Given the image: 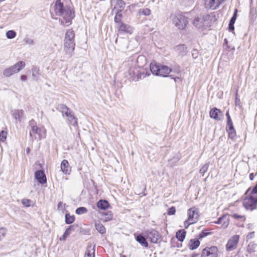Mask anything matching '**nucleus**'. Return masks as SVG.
<instances>
[{"mask_svg": "<svg viewBox=\"0 0 257 257\" xmlns=\"http://www.w3.org/2000/svg\"><path fill=\"white\" fill-rule=\"evenodd\" d=\"M54 11L56 15L62 17L59 20L61 25L68 26L74 17V12L68 6H64L61 0H57L54 6Z\"/></svg>", "mask_w": 257, "mask_h": 257, "instance_id": "nucleus-1", "label": "nucleus"}, {"mask_svg": "<svg viewBox=\"0 0 257 257\" xmlns=\"http://www.w3.org/2000/svg\"><path fill=\"white\" fill-rule=\"evenodd\" d=\"M215 20L213 14L201 15L195 18L193 21V25L197 29L206 28L210 26L211 23Z\"/></svg>", "mask_w": 257, "mask_h": 257, "instance_id": "nucleus-2", "label": "nucleus"}, {"mask_svg": "<svg viewBox=\"0 0 257 257\" xmlns=\"http://www.w3.org/2000/svg\"><path fill=\"white\" fill-rule=\"evenodd\" d=\"M250 189L247 190L245 194L247 195L243 199V204L244 207L247 210H252L256 208L257 196L249 193Z\"/></svg>", "mask_w": 257, "mask_h": 257, "instance_id": "nucleus-3", "label": "nucleus"}, {"mask_svg": "<svg viewBox=\"0 0 257 257\" xmlns=\"http://www.w3.org/2000/svg\"><path fill=\"white\" fill-rule=\"evenodd\" d=\"M35 123L34 120L30 121L31 130L30 131V136L34 137L35 139L41 140L46 137V130L44 127H39L36 125H33Z\"/></svg>", "mask_w": 257, "mask_h": 257, "instance_id": "nucleus-4", "label": "nucleus"}, {"mask_svg": "<svg viewBox=\"0 0 257 257\" xmlns=\"http://www.w3.org/2000/svg\"><path fill=\"white\" fill-rule=\"evenodd\" d=\"M173 23L179 30H184L188 24L187 19L181 14H172L170 16Z\"/></svg>", "mask_w": 257, "mask_h": 257, "instance_id": "nucleus-5", "label": "nucleus"}, {"mask_svg": "<svg viewBox=\"0 0 257 257\" xmlns=\"http://www.w3.org/2000/svg\"><path fill=\"white\" fill-rule=\"evenodd\" d=\"M25 66V63L23 61H19L15 65L5 69L3 71V75L7 77L18 73Z\"/></svg>", "mask_w": 257, "mask_h": 257, "instance_id": "nucleus-6", "label": "nucleus"}, {"mask_svg": "<svg viewBox=\"0 0 257 257\" xmlns=\"http://www.w3.org/2000/svg\"><path fill=\"white\" fill-rule=\"evenodd\" d=\"M239 238V235H234L228 239L226 244V249L227 251L233 250L237 247Z\"/></svg>", "mask_w": 257, "mask_h": 257, "instance_id": "nucleus-7", "label": "nucleus"}, {"mask_svg": "<svg viewBox=\"0 0 257 257\" xmlns=\"http://www.w3.org/2000/svg\"><path fill=\"white\" fill-rule=\"evenodd\" d=\"M218 248L216 246L207 247L203 249L201 257H217Z\"/></svg>", "mask_w": 257, "mask_h": 257, "instance_id": "nucleus-8", "label": "nucleus"}, {"mask_svg": "<svg viewBox=\"0 0 257 257\" xmlns=\"http://www.w3.org/2000/svg\"><path fill=\"white\" fill-rule=\"evenodd\" d=\"M224 0H204V5L206 9L214 10L217 9Z\"/></svg>", "mask_w": 257, "mask_h": 257, "instance_id": "nucleus-9", "label": "nucleus"}, {"mask_svg": "<svg viewBox=\"0 0 257 257\" xmlns=\"http://www.w3.org/2000/svg\"><path fill=\"white\" fill-rule=\"evenodd\" d=\"M145 234L147 238H148L153 243L158 242L160 239V236L159 232L153 229L146 231Z\"/></svg>", "mask_w": 257, "mask_h": 257, "instance_id": "nucleus-10", "label": "nucleus"}, {"mask_svg": "<svg viewBox=\"0 0 257 257\" xmlns=\"http://www.w3.org/2000/svg\"><path fill=\"white\" fill-rule=\"evenodd\" d=\"M75 44L74 42H64V51L68 58L74 54Z\"/></svg>", "mask_w": 257, "mask_h": 257, "instance_id": "nucleus-11", "label": "nucleus"}, {"mask_svg": "<svg viewBox=\"0 0 257 257\" xmlns=\"http://www.w3.org/2000/svg\"><path fill=\"white\" fill-rule=\"evenodd\" d=\"M189 220L191 223H196L199 219V211L196 207L189 208L187 211Z\"/></svg>", "mask_w": 257, "mask_h": 257, "instance_id": "nucleus-12", "label": "nucleus"}, {"mask_svg": "<svg viewBox=\"0 0 257 257\" xmlns=\"http://www.w3.org/2000/svg\"><path fill=\"white\" fill-rule=\"evenodd\" d=\"M112 6H114L112 12H121L124 7L125 4L122 0H112L111 1Z\"/></svg>", "mask_w": 257, "mask_h": 257, "instance_id": "nucleus-13", "label": "nucleus"}, {"mask_svg": "<svg viewBox=\"0 0 257 257\" xmlns=\"http://www.w3.org/2000/svg\"><path fill=\"white\" fill-rule=\"evenodd\" d=\"M61 170L65 174L69 175L71 171V168L69 162L66 160H63L61 163Z\"/></svg>", "mask_w": 257, "mask_h": 257, "instance_id": "nucleus-14", "label": "nucleus"}, {"mask_svg": "<svg viewBox=\"0 0 257 257\" xmlns=\"http://www.w3.org/2000/svg\"><path fill=\"white\" fill-rule=\"evenodd\" d=\"M64 116L67 117L68 121L71 125L73 126L77 125V118L74 116V113L72 110H70L68 111Z\"/></svg>", "mask_w": 257, "mask_h": 257, "instance_id": "nucleus-15", "label": "nucleus"}, {"mask_svg": "<svg viewBox=\"0 0 257 257\" xmlns=\"http://www.w3.org/2000/svg\"><path fill=\"white\" fill-rule=\"evenodd\" d=\"M35 178L41 184H44L46 182V177L42 170H38L35 173Z\"/></svg>", "mask_w": 257, "mask_h": 257, "instance_id": "nucleus-16", "label": "nucleus"}, {"mask_svg": "<svg viewBox=\"0 0 257 257\" xmlns=\"http://www.w3.org/2000/svg\"><path fill=\"white\" fill-rule=\"evenodd\" d=\"M229 223L228 217L227 215H223L219 217L217 221L215 222L216 224H222V227L223 228H226Z\"/></svg>", "mask_w": 257, "mask_h": 257, "instance_id": "nucleus-17", "label": "nucleus"}, {"mask_svg": "<svg viewBox=\"0 0 257 257\" xmlns=\"http://www.w3.org/2000/svg\"><path fill=\"white\" fill-rule=\"evenodd\" d=\"M12 115L16 120L21 122L24 115V111L22 109L14 110L12 111Z\"/></svg>", "mask_w": 257, "mask_h": 257, "instance_id": "nucleus-18", "label": "nucleus"}, {"mask_svg": "<svg viewBox=\"0 0 257 257\" xmlns=\"http://www.w3.org/2000/svg\"><path fill=\"white\" fill-rule=\"evenodd\" d=\"M118 30L120 32L131 34L133 32L134 29L131 26L123 23H121L118 28Z\"/></svg>", "mask_w": 257, "mask_h": 257, "instance_id": "nucleus-19", "label": "nucleus"}, {"mask_svg": "<svg viewBox=\"0 0 257 257\" xmlns=\"http://www.w3.org/2000/svg\"><path fill=\"white\" fill-rule=\"evenodd\" d=\"M171 71V69L170 67L164 65H161L160 67L159 75L160 76L167 77Z\"/></svg>", "mask_w": 257, "mask_h": 257, "instance_id": "nucleus-20", "label": "nucleus"}, {"mask_svg": "<svg viewBox=\"0 0 257 257\" xmlns=\"http://www.w3.org/2000/svg\"><path fill=\"white\" fill-rule=\"evenodd\" d=\"M150 70L151 72L157 76H159V70L160 66L158 65L155 61L151 62L150 65Z\"/></svg>", "mask_w": 257, "mask_h": 257, "instance_id": "nucleus-21", "label": "nucleus"}, {"mask_svg": "<svg viewBox=\"0 0 257 257\" xmlns=\"http://www.w3.org/2000/svg\"><path fill=\"white\" fill-rule=\"evenodd\" d=\"M75 34L72 30H68L65 34L64 41L74 42Z\"/></svg>", "mask_w": 257, "mask_h": 257, "instance_id": "nucleus-22", "label": "nucleus"}, {"mask_svg": "<svg viewBox=\"0 0 257 257\" xmlns=\"http://www.w3.org/2000/svg\"><path fill=\"white\" fill-rule=\"evenodd\" d=\"M222 112L220 109L214 108L210 111V116L215 120H220L219 115Z\"/></svg>", "mask_w": 257, "mask_h": 257, "instance_id": "nucleus-23", "label": "nucleus"}, {"mask_svg": "<svg viewBox=\"0 0 257 257\" xmlns=\"http://www.w3.org/2000/svg\"><path fill=\"white\" fill-rule=\"evenodd\" d=\"M200 241L197 239H191L188 244L189 249L191 250L196 249L200 245Z\"/></svg>", "mask_w": 257, "mask_h": 257, "instance_id": "nucleus-24", "label": "nucleus"}, {"mask_svg": "<svg viewBox=\"0 0 257 257\" xmlns=\"http://www.w3.org/2000/svg\"><path fill=\"white\" fill-rule=\"evenodd\" d=\"M136 240L143 246L148 247V243L146 238L141 234L138 235L136 237Z\"/></svg>", "mask_w": 257, "mask_h": 257, "instance_id": "nucleus-25", "label": "nucleus"}, {"mask_svg": "<svg viewBox=\"0 0 257 257\" xmlns=\"http://www.w3.org/2000/svg\"><path fill=\"white\" fill-rule=\"evenodd\" d=\"M108 201L105 200H100L97 203V206L99 209L105 210L109 207Z\"/></svg>", "mask_w": 257, "mask_h": 257, "instance_id": "nucleus-26", "label": "nucleus"}, {"mask_svg": "<svg viewBox=\"0 0 257 257\" xmlns=\"http://www.w3.org/2000/svg\"><path fill=\"white\" fill-rule=\"evenodd\" d=\"M186 49L187 48L184 45H180L175 48L176 52L182 56L185 55L186 54Z\"/></svg>", "mask_w": 257, "mask_h": 257, "instance_id": "nucleus-27", "label": "nucleus"}, {"mask_svg": "<svg viewBox=\"0 0 257 257\" xmlns=\"http://www.w3.org/2000/svg\"><path fill=\"white\" fill-rule=\"evenodd\" d=\"M94 246L92 247L91 245L88 246L85 257H94Z\"/></svg>", "mask_w": 257, "mask_h": 257, "instance_id": "nucleus-28", "label": "nucleus"}, {"mask_svg": "<svg viewBox=\"0 0 257 257\" xmlns=\"http://www.w3.org/2000/svg\"><path fill=\"white\" fill-rule=\"evenodd\" d=\"M94 225H95V229L100 233L104 234L105 233L106 229L103 224H102L100 222H95Z\"/></svg>", "mask_w": 257, "mask_h": 257, "instance_id": "nucleus-29", "label": "nucleus"}, {"mask_svg": "<svg viewBox=\"0 0 257 257\" xmlns=\"http://www.w3.org/2000/svg\"><path fill=\"white\" fill-rule=\"evenodd\" d=\"M186 236V231L184 230H180L176 232V238L178 240L183 241Z\"/></svg>", "mask_w": 257, "mask_h": 257, "instance_id": "nucleus-30", "label": "nucleus"}, {"mask_svg": "<svg viewBox=\"0 0 257 257\" xmlns=\"http://www.w3.org/2000/svg\"><path fill=\"white\" fill-rule=\"evenodd\" d=\"M256 249L257 244L254 242H250L247 247V250L250 253L255 252Z\"/></svg>", "mask_w": 257, "mask_h": 257, "instance_id": "nucleus-31", "label": "nucleus"}, {"mask_svg": "<svg viewBox=\"0 0 257 257\" xmlns=\"http://www.w3.org/2000/svg\"><path fill=\"white\" fill-rule=\"evenodd\" d=\"M57 109L62 112L63 116L64 117V115L69 111L70 109L68 108L64 104H60L58 106Z\"/></svg>", "mask_w": 257, "mask_h": 257, "instance_id": "nucleus-32", "label": "nucleus"}, {"mask_svg": "<svg viewBox=\"0 0 257 257\" xmlns=\"http://www.w3.org/2000/svg\"><path fill=\"white\" fill-rule=\"evenodd\" d=\"M139 72V70L138 68L136 67H132L128 71L129 75H131V77L133 80L135 79V76L137 75L139 76L138 72Z\"/></svg>", "mask_w": 257, "mask_h": 257, "instance_id": "nucleus-33", "label": "nucleus"}, {"mask_svg": "<svg viewBox=\"0 0 257 257\" xmlns=\"http://www.w3.org/2000/svg\"><path fill=\"white\" fill-rule=\"evenodd\" d=\"M73 226H69L65 231L63 235L60 237V240H65L66 238L68 236V235L70 234L71 231L72 230Z\"/></svg>", "mask_w": 257, "mask_h": 257, "instance_id": "nucleus-34", "label": "nucleus"}, {"mask_svg": "<svg viewBox=\"0 0 257 257\" xmlns=\"http://www.w3.org/2000/svg\"><path fill=\"white\" fill-rule=\"evenodd\" d=\"M103 217L102 219L105 221H108L112 218V213L111 211H107L105 213H103Z\"/></svg>", "mask_w": 257, "mask_h": 257, "instance_id": "nucleus-35", "label": "nucleus"}, {"mask_svg": "<svg viewBox=\"0 0 257 257\" xmlns=\"http://www.w3.org/2000/svg\"><path fill=\"white\" fill-rule=\"evenodd\" d=\"M113 13L115 14V16L114 17V22L116 23H120L121 24V18H122V14L120 12H112Z\"/></svg>", "mask_w": 257, "mask_h": 257, "instance_id": "nucleus-36", "label": "nucleus"}, {"mask_svg": "<svg viewBox=\"0 0 257 257\" xmlns=\"http://www.w3.org/2000/svg\"><path fill=\"white\" fill-rule=\"evenodd\" d=\"M75 219V217L73 215H70L69 214H66L65 215V222L67 224L72 223Z\"/></svg>", "mask_w": 257, "mask_h": 257, "instance_id": "nucleus-37", "label": "nucleus"}, {"mask_svg": "<svg viewBox=\"0 0 257 257\" xmlns=\"http://www.w3.org/2000/svg\"><path fill=\"white\" fill-rule=\"evenodd\" d=\"M6 37L8 39H12L16 37V33L13 30H9L8 32H7L6 34Z\"/></svg>", "mask_w": 257, "mask_h": 257, "instance_id": "nucleus-38", "label": "nucleus"}, {"mask_svg": "<svg viewBox=\"0 0 257 257\" xmlns=\"http://www.w3.org/2000/svg\"><path fill=\"white\" fill-rule=\"evenodd\" d=\"M87 211H88V210L86 208H85L84 207H80L78 208L76 210L75 213L77 214L81 215V214L86 213V212H87Z\"/></svg>", "mask_w": 257, "mask_h": 257, "instance_id": "nucleus-39", "label": "nucleus"}, {"mask_svg": "<svg viewBox=\"0 0 257 257\" xmlns=\"http://www.w3.org/2000/svg\"><path fill=\"white\" fill-rule=\"evenodd\" d=\"M7 229L5 227L0 228V241L6 236Z\"/></svg>", "mask_w": 257, "mask_h": 257, "instance_id": "nucleus-40", "label": "nucleus"}, {"mask_svg": "<svg viewBox=\"0 0 257 257\" xmlns=\"http://www.w3.org/2000/svg\"><path fill=\"white\" fill-rule=\"evenodd\" d=\"M227 131L228 132V136L229 138L232 139L235 137L236 132L234 127L227 129Z\"/></svg>", "mask_w": 257, "mask_h": 257, "instance_id": "nucleus-41", "label": "nucleus"}, {"mask_svg": "<svg viewBox=\"0 0 257 257\" xmlns=\"http://www.w3.org/2000/svg\"><path fill=\"white\" fill-rule=\"evenodd\" d=\"M7 132L4 131H2L0 132V141L2 142H5L7 139Z\"/></svg>", "mask_w": 257, "mask_h": 257, "instance_id": "nucleus-42", "label": "nucleus"}, {"mask_svg": "<svg viewBox=\"0 0 257 257\" xmlns=\"http://www.w3.org/2000/svg\"><path fill=\"white\" fill-rule=\"evenodd\" d=\"M208 164H205V165H204L202 168L200 169V173L201 174H202L203 175L208 170Z\"/></svg>", "mask_w": 257, "mask_h": 257, "instance_id": "nucleus-43", "label": "nucleus"}, {"mask_svg": "<svg viewBox=\"0 0 257 257\" xmlns=\"http://www.w3.org/2000/svg\"><path fill=\"white\" fill-rule=\"evenodd\" d=\"M25 44L29 45V46H33L34 45V41L33 39L29 38H26L24 40Z\"/></svg>", "mask_w": 257, "mask_h": 257, "instance_id": "nucleus-44", "label": "nucleus"}, {"mask_svg": "<svg viewBox=\"0 0 257 257\" xmlns=\"http://www.w3.org/2000/svg\"><path fill=\"white\" fill-rule=\"evenodd\" d=\"M140 13H141L145 16H149L151 14V11L150 9L147 8L141 9L140 10Z\"/></svg>", "mask_w": 257, "mask_h": 257, "instance_id": "nucleus-45", "label": "nucleus"}, {"mask_svg": "<svg viewBox=\"0 0 257 257\" xmlns=\"http://www.w3.org/2000/svg\"><path fill=\"white\" fill-rule=\"evenodd\" d=\"M39 70L36 67H34L32 69V76L35 78H37L39 76Z\"/></svg>", "mask_w": 257, "mask_h": 257, "instance_id": "nucleus-46", "label": "nucleus"}, {"mask_svg": "<svg viewBox=\"0 0 257 257\" xmlns=\"http://www.w3.org/2000/svg\"><path fill=\"white\" fill-rule=\"evenodd\" d=\"M32 201L29 199H24L22 201V204L26 207H29L31 206Z\"/></svg>", "mask_w": 257, "mask_h": 257, "instance_id": "nucleus-47", "label": "nucleus"}, {"mask_svg": "<svg viewBox=\"0 0 257 257\" xmlns=\"http://www.w3.org/2000/svg\"><path fill=\"white\" fill-rule=\"evenodd\" d=\"M234 23H235V22L233 21V20H231L230 19V20L229 21V25H228V28H229V31H232L234 30Z\"/></svg>", "mask_w": 257, "mask_h": 257, "instance_id": "nucleus-48", "label": "nucleus"}, {"mask_svg": "<svg viewBox=\"0 0 257 257\" xmlns=\"http://www.w3.org/2000/svg\"><path fill=\"white\" fill-rule=\"evenodd\" d=\"M176 212V209L174 207H172L168 209V214L171 215L175 214Z\"/></svg>", "mask_w": 257, "mask_h": 257, "instance_id": "nucleus-49", "label": "nucleus"}, {"mask_svg": "<svg viewBox=\"0 0 257 257\" xmlns=\"http://www.w3.org/2000/svg\"><path fill=\"white\" fill-rule=\"evenodd\" d=\"M227 129L229 128H232L233 127V122L232 121V120L231 118H229V119H227Z\"/></svg>", "mask_w": 257, "mask_h": 257, "instance_id": "nucleus-50", "label": "nucleus"}, {"mask_svg": "<svg viewBox=\"0 0 257 257\" xmlns=\"http://www.w3.org/2000/svg\"><path fill=\"white\" fill-rule=\"evenodd\" d=\"M232 217L235 219H241L244 220L245 219L244 216L237 214H233L232 215Z\"/></svg>", "mask_w": 257, "mask_h": 257, "instance_id": "nucleus-51", "label": "nucleus"}, {"mask_svg": "<svg viewBox=\"0 0 257 257\" xmlns=\"http://www.w3.org/2000/svg\"><path fill=\"white\" fill-rule=\"evenodd\" d=\"M254 236V232L252 231L247 235L246 238V240H248L252 238Z\"/></svg>", "mask_w": 257, "mask_h": 257, "instance_id": "nucleus-52", "label": "nucleus"}, {"mask_svg": "<svg viewBox=\"0 0 257 257\" xmlns=\"http://www.w3.org/2000/svg\"><path fill=\"white\" fill-rule=\"evenodd\" d=\"M193 223H191V221H190L189 220V219H188L187 220H186L184 221V227L185 228H187L190 224H192Z\"/></svg>", "mask_w": 257, "mask_h": 257, "instance_id": "nucleus-53", "label": "nucleus"}, {"mask_svg": "<svg viewBox=\"0 0 257 257\" xmlns=\"http://www.w3.org/2000/svg\"><path fill=\"white\" fill-rule=\"evenodd\" d=\"M237 10L235 9L234 11L233 15L231 19V20H233V21L235 22L236 18H237Z\"/></svg>", "mask_w": 257, "mask_h": 257, "instance_id": "nucleus-54", "label": "nucleus"}, {"mask_svg": "<svg viewBox=\"0 0 257 257\" xmlns=\"http://www.w3.org/2000/svg\"><path fill=\"white\" fill-rule=\"evenodd\" d=\"M210 233H206V232H203L202 231L199 235V238H203L205 236H206V235H207L208 234H209Z\"/></svg>", "mask_w": 257, "mask_h": 257, "instance_id": "nucleus-55", "label": "nucleus"}, {"mask_svg": "<svg viewBox=\"0 0 257 257\" xmlns=\"http://www.w3.org/2000/svg\"><path fill=\"white\" fill-rule=\"evenodd\" d=\"M27 77L26 75H22L21 76V80L23 81H25L27 80Z\"/></svg>", "mask_w": 257, "mask_h": 257, "instance_id": "nucleus-56", "label": "nucleus"}, {"mask_svg": "<svg viewBox=\"0 0 257 257\" xmlns=\"http://www.w3.org/2000/svg\"><path fill=\"white\" fill-rule=\"evenodd\" d=\"M254 176H255V175L253 173L250 174L249 176V179L251 181L253 180L254 179Z\"/></svg>", "mask_w": 257, "mask_h": 257, "instance_id": "nucleus-57", "label": "nucleus"}, {"mask_svg": "<svg viewBox=\"0 0 257 257\" xmlns=\"http://www.w3.org/2000/svg\"><path fill=\"white\" fill-rule=\"evenodd\" d=\"M194 52H195V53H192V56H193V57L194 58H196L197 57V56H198V55H197V52L196 50H194Z\"/></svg>", "mask_w": 257, "mask_h": 257, "instance_id": "nucleus-58", "label": "nucleus"}, {"mask_svg": "<svg viewBox=\"0 0 257 257\" xmlns=\"http://www.w3.org/2000/svg\"><path fill=\"white\" fill-rule=\"evenodd\" d=\"M226 116L227 117V119H229V118H231L230 115L229 114L228 111H227V112L226 113Z\"/></svg>", "mask_w": 257, "mask_h": 257, "instance_id": "nucleus-59", "label": "nucleus"}, {"mask_svg": "<svg viewBox=\"0 0 257 257\" xmlns=\"http://www.w3.org/2000/svg\"><path fill=\"white\" fill-rule=\"evenodd\" d=\"M62 205H63L62 202H59L58 203V207L59 208H60V207H62Z\"/></svg>", "mask_w": 257, "mask_h": 257, "instance_id": "nucleus-60", "label": "nucleus"}, {"mask_svg": "<svg viewBox=\"0 0 257 257\" xmlns=\"http://www.w3.org/2000/svg\"><path fill=\"white\" fill-rule=\"evenodd\" d=\"M120 257H126V256L125 255H123V254H120Z\"/></svg>", "mask_w": 257, "mask_h": 257, "instance_id": "nucleus-61", "label": "nucleus"}, {"mask_svg": "<svg viewBox=\"0 0 257 257\" xmlns=\"http://www.w3.org/2000/svg\"><path fill=\"white\" fill-rule=\"evenodd\" d=\"M26 151H27V152L28 153L29 152V151H30L29 148H27Z\"/></svg>", "mask_w": 257, "mask_h": 257, "instance_id": "nucleus-62", "label": "nucleus"}, {"mask_svg": "<svg viewBox=\"0 0 257 257\" xmlns=\"http://www.w3.org/2000/svg\"><path fill=\"white\" fill-rule=\"evenodd\" d=\"M255 97L257 99V92L255 93Z\"/></svg>", "mask_w": 257, "mask_h": 257, "instance_id": "nucleus-63", "label": "nucleus"}, {"mask_svg": "<svg viewBox=\"0 0 257 257\" xmlns=\"http://www.w3.org/2000/svg\"><path fill=\"white\" fill-rule=\"evenodd\" d=\"M141 58H143V57H138V61L139 59H141Z\"/></svg>", "mask_w": 257, "mask_h": 257, "instance_id": "nucleus-64", "label": "nucleus"}]
</instances>
